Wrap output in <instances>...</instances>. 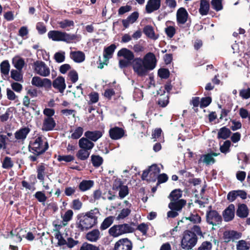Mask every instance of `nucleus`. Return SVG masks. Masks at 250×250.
<instances>
[{"label": "nucleus", "mask_w": 250, "mask_h": 250, "mask_svg": "<svg viewBox=\"0 0 250 250\" xmlns=\"http://www.w3.org/2000/svg\"><path fill=\"white\" fill-rule=\"evenodd\" d=\"M100 215L99 209L95 208L84 214L78 215L77 228L81 231L87 230L95 226L98 223Z\"/></svg>", "instance_id": "obj_1"}, {"label": "nucleus", "mask_w": 250, "mask_h": 250, "mask_svg": "<svg viewBox=\"0 0 250 250\" xmlns=\"http://www.w3.org/2000/svg\"><path fill=\"white\" fill-rule=\"evenodd\" d=\"M130 209L128 208H123L121 210L120 213L117 216V219H124L127 217L130 214Z\"/></svg>", "instance_id": "obj_50"}, {"label": "nucleus", "mask_w": 250, "mask_h": 250, "mask_svg": "<svg viewBox=\"0 0 250 250\" xmlns=\"http://www.w3.org/2000/svg\"><path fill=\"white\" fill-rule=\"evenodd\" d=\"M188 219L194 224H199L201 222V217L197 213H191Z\"/></svg>", "instance_id": "obj_54"}, {"label": "nucleus", "mask_w": 250, "mask_h": 250, "mask_svg": "<svg viewBox=\"0 0 250 250\" xmlns=\"http://www.w3.org/2000/svg\"><path fill=\"white\" fill-rule=\"evenodd\" d=\"M57 160L59 162L65 161L66 162H70L74 160V156L68 155H59Z\"/></svg>", "instance_id": "obj_59"}, {"label": "nucleus", "mask_w": 250, "mask_h": 250, "mask_svg": "<svg viewBox=\"0 0 250 250\" xmlns=\"http://www.w3.org/2000/svg\"><path fill=\"white\" fill-rule=\"evenodd\" d=\"M125 132L123 129L119 127H114L110 129V137L113 140H118L123 137Z\"/></svg>", "instance_id": "obj_20"}, {"label": "nucleus", "mask_w": 250, "mask_h": 250, "mask_svg": "<svg viewBox=\"0 0 250 250\" xmlns=\"http://www.w3.org/2000/svg\"><path fill=\"white\" fill-rule=\"evenodd\" d=\"M231 145V142L229 140H227L224 142V144L220 146V150L223 153H227L230 151L229 147Z\"/></svg>", "instance_id": "obj_53"}, {"label": "nucleus", "mask_w": 250, "mask_h": 250, "mask_svg": "<svg viewBox=\"0 0 250 250\" xmlns=\"http://www.w3.org/2000/svg\"><path fill=\"white\" fill-rule=\"evenodd\" d=\"M30 131L28 127H24L20 128L15 133V138L18 142L23 141Z\"/></svg>", "instance_id": "obj_19"}, {"label": "nucleus", "mask_w": 250, "mask_h": 250, "mask_svg": "<svg viewBox=\"0 0 250 250\" xmlns=\"http://www.w3.org/2000/svg\"><path fill=\"white\" fill-rule=\"evenodd\" d=\"M222 215L225 222H228L232 220L235 216V206L233 204H230L223 211Z\"/></svg>", "instance_id": "obj_15"}, {"label": "nucleus", "mask_w": 250, "mask_h": 250, "mask_svg": "<svg viewBox=\"0 0 250 250\" xmlns=\"http://www.w3.org/2000/svg\"><path fill=\"white\" fill-rule=\"evenodd\" d=\"M211 5L212 8L216 11H219L223 8L222 0H211Z\"/></svg>", "instance_id": "obj_44"}, {"label": "nucleus", "mask_w": 250, "mask_h": 250, "mask_svg": "<svg viewBox=\"0 0 250 250\" xmlns=\"http://www.w3.org/2000/svg\"><path fill=\"white\" fill-rule=\"evenodd\" d=\"M116 48V45L114 44H112L108 47L104 48V58L106 60H108L109 59L112 58V54H113Z\"/></svg>", "instance_id": "obj_35"}, {"label": "nucleus", "mask_w": 250, "mask_h": 250, "mask_svg": "<svg viewBox=\"0 0 250 250\" xmlns=\"http://www.w3.org/2000/svg\"><path fill=\"white\" fill-rule=\"evenodd\" d=\"M11 77L16 81H22V75L17 70L12 69L11 71Z\"/></svg>", "instance_id": "obj_49"}, {"label": "nucleus", "mask_w": 250, "mask_h": 250, "mask_svg": "<svg viewBox=\"0 0 250 250\" xmlns=\"http://www.w3.org/2000/svg\"><path fill=\"white\" fill-rule=\"evenodd\" d=\"M128 188L127 186H123L119 189V197L121 199L124 198L128 194Z\"/></svg>", "instance_id": "obj_56"}, {"label": "nucleus", "mask_w": 250, "mask_h": 250, "mask_svg": "<svg viewBox=\"0 0 250 250\" xmlns=\"http://www.w3.org/2000/svg\"><path fill=\"white\" fill-rule=\"evenodd\" d=\"M142 60L149 71L153 70L156 67L157 60L153 53H147L144 56Z\"/></svg>", "instance_id": "obj_11"}, {"label": "nucleus", "mask_w": 250, "mask_h": 250, "mask_svg": "<svg viewBox=\"0 0 250 250\" xmlns=\"http://www.w3.org/2000/svg\"><path fill=\"white\" fill-rule=\"evenodd\" d=\"M90 151L86 149L81 148L76 154V156L78 159L84 161L86 160L89 156Z\"/></svg>", "instance_id": "obj_37"}, {"label": "nucleus", "mask_w": 250, "mask_h": 250, "mask_svg": "<svg viewBox=\"0 0 250 250\" xmlns=\"http://www.w3.org/2000/svg\"><path fill=\"white\" fill-rule=\"evenodd\" d=\"M29 31L27 26H22L19 30L18 35L23 39H27V35L28 34Z\"/></svg>", "instance_id": "obj_60"}, {"label": "nucleus", "mask_w": 250, "mask_h": 250, "mask_svg": "<svg viewBox=\"0 0 250 250\" xmlns=\"http://www.w3.org/2000/svg\"><path fill=\"white\" fill-rule=\"evenodd\" d=\"M189 15L184 7H180L176 12V20L178 25L184 24L187 21Z\"/></svg>", "instance_id": "obj_13"}, {"label": "nucleus", "mask_w": 250, "mask_h": 250, "mask_svg": "<svg viewBox=\"0 0 250 250\" xmlns=\"http://www.w3.org/2000/svg\"><path fill=\"white\" fill-rule=\"evenodd\" d=\"M94 184L93 180H83L78 185L79 190L82 192H84L89 190L93 187Z\"/></svg>", "instance_id": "obj_29"}, {"label": "nucleus", "mask_w": 250, "mask_h": 250, "mask_svg": "<svg viewBox=\"0 0 250 250\" xmlns=\"http://www.w3.org/2000/svg\"><path fill=\"white\" fill-rule=\"evenodd\" d=\"M54 58L57 62H62L65 60V52L64 51L56 52L54 54Z\"/></svg>", "instance_id": "obj_48"}, {"label": "nucleus", "mask_w": 250, "mask_h": 250, "mask_svg": "<svg viewBox=\"0 0 250 250\" xmlns=\"http://www.w3.org/2000/svg\"><path fill=\"white\" fill-rule=\"evenodd\" d=\"M240 96L243 99H248L250 98V88L243 89L240 91Z\"/></svg>", "instance_id": "obj_61"}, {"label": "nucleus", "mask_w": 250, "mask_h": 250, "mask_svg": "<svg viewBox=\"0 0 250 250\" xmlns=\"http://www.w3.org/2000/svg\"><path fill=\"white\" fill-rule=\"evenodd\" d=\"M13 166V162L10 157L6 156L2 162V167L5 169H9Z\"/></svg>", "instance_id": "obj_46"}, {"label": "nucleus", "mask_w": 250, "mask_h": 250, "mask_svg": "<svg viewBox=\"0 0 250 250\" xmlns=\"http://www.w3.org/2000/svg\"><path fill=\"white\" fill-rule=\"evenodd\" d=\"M56 125L55 121L53 118H44L42 129L44 131L53 130Z\"/></svg>", "instance_id": "obj_18"}, {"label": "nucleus", "mask_w": 250, "mask_h": 250, "mask_svg": "<svg viewBox=\"0 0 250 250\" xmlns=\"http://www.w3.org/2000/svg\"><path fill=\"white\" fill-rule=\"evenodd\" d=\"M103 135V132L101 130L87 131L84 133V136L91 142H96Z\"/></svg>", "instance_id": "obj_21"}, {"label": "nucleus", "mask_w": 250, "mask_h": 250, "mask_svg": "<svg viewBox=\"0 0 250 250\" xmlns=\"http://www.w3.org/2000/svg\"><path fill=\"white\" fill-rule=\"evenodd\" d=\"M118 57H123V59H120L119 61V66L123 68L128 66L130 63L131 61L134 59L133 53L129 50L125 48H123L120 50L117 54Z\"/></svg>", "instance_id": "obj_7"}, {"label": "nucleus", "mask_w": 250, "mask_h": 250, "mask_svg": "<svg viewBox=\"0 0 250 250\" xmlns=\"http://www.w3.org/2000/svg\"><path fill=\"white\" fill-rule=\"evenodd\" d=\"M211 102V98L209 97L202 98L200 101V107L204 108L208 106Z\"/></svg>", "instance_id": "obj_62"}, {"label": "nucleus", "mask_w": 250, "mask_h": 250, "mask_svg": "<svg viewBox=\"0 0 250 250\" xmlns=\"http://www.w3.org/2000/svg\"><path fill=\"white\" fill-rule=\"evenodd\" d=\"M238 233L234 230L226 231L223 234V238L226 242H229L231 240L238 239Z\"/></svg>", "instance_id": "obj_33"}, {"label": "nucleus", "mask_w": 250, "mask_h": 250, "mask_svg": "<svg viewBox=\"0 0 250 250\" xmlns=\"http://www.w3.org/2000/svg\"><path fill=\"white\" fill-rule=\"evenodd\" d=\"M81 250H100L98 247L88 243H84L81 247Z\"/></svg>", "instance_id": "obj_55"}, {"label": "nucleus", "mask_w": 250, "mask_h": 250, "mask_svg": "<svg viewBox=\"0 0 250 250\" xmlns=\"http://www.w3.org/2000/svg\"><path fill=\"white\" fill-rule=\"evenodd\" d=\"M48 37L54 41H63L67 43H71L74 41H79L80 40L77 35L56 30L50 31L48 33Z\"/></svg>", "instance_id": "obj_3"}, {"label": "nucleus", "mask_w": 250, "mask_h": 250, "mask_svg": "<svg viewBox=\"0 0 250 250\" xmlns=\"http://www.w3.org/2000/svg\"><path fill=\"white\" fill-rule=\"evenodd\" d=\"M158 76L162 79H167L169 76V71L166 68H161L158 72Z\"/></svg>", "instance_id": "obj_58"}, {"label": "nucleus", "mask_w": 250, "mask_h": 250, "mask_svg": "<svg viewBox=\"0 0 250 250\" xmlns=\"http://www.w3.org/2000/svg\"><path fill=\"white\" fill-rule=\"evenodd\" d=\"M132 66L134 72L139 76H146L149 71L141 58H135L132 62Z\"/></svg>", "instance_id": "obj_8"}, {"label": "nucleus", "mask_w": 250, "mask_h": 250, "mask_svg": "<svg viewBox=\"0 0 250 250\" xmlns=\"http://www.w3.org/2000/svg\"><path fill=\"white\" fill-rule=\"evenodd\" d=\"M249 209L247 206L244 204H239L238 205L236 214L237 216L241 218H245L248 217L249 215Z\"/></svg>", "instance_id": "obj_24"}, {"label": "nucleus", "mask_w": 250, "mask_h": 250, "mask_svg": "<svg viewBox=\"0 0 250 250\" xmlns=\"http://www.w3.org/2000/svg\"><path fill=\"white\" fill-rule=\"evenodd\" d=\"M13 63L15 67L21 71L23 67L25 62L22 58H15L13 59Z\"/></svg>", "instance_id": "obj_42"}, {"label": "nucleus", "mask_w": 250, "mask_h": 250, "mask_svg": "<svg viewBox=\"0 0 250 250\" xmlns=\"http://www.w3.org/2000/svg\"><path fill=\"white\" fill-rule=\"evenodd\" d=\"M114 217L112 216H109L105 218L100 226L101 230H105L108 228L113 223Z\"/></svg>", "instance_id": "obj_36"}, {"label": "nucleus", "mask_w": 250, "mask_h": 250, "mask_svg": "<svg viewBox=\"0 0 250 250\" xmlns=\"http://www.w3.org/2000/svg\"><path fill=\"white\" fill-rule=\"evenodd\" d=\"M9 139L4 134H0V149L5 150L7 148V141Z\"/></svg>", "instance_id": "obj_52"}, {"label": "nucleus", "mask_w": 250, "mask_h": 250, "mask_svg": "<svg viewBox=\"0 0 250 250\" xmlns=\"http://www.w3.org/2000/svg\"><path fill=\"white\" fill-rule=\"evenodd\" d=\"M83 128L82 127H77L74 132L71 134V138L73 139H78L80 138L83 135Z\"/></svg>", "instance_id": "obj_51"}, {"label": "nucleus", "mask_w": 250, "mask_h": 250, "mask_svg": "<svg viewBox=\"0 0 250 250\" xmlns=\"http://www.w3.org/2000/svg\"><path fill=\"white\" fill-rule=\"evenodd\" d=\"M237 197H240L242 199L247 198V193L242 190H232L229 192L227 195V199L230 202H233Z\"/></svg>", "instance_id": "obj_17"}, {"label": "nucleus", "mask_w": 250, "mask_h": 250, "mask_svg": "<svg viewBox=\"0 0 250 250\" xmlns=\"http://www.w3.org/2000/svg\"><path fill=\"white\" fill-rule=\"evenodd\" d=\"M197 240L196 234L191 233L190 230H185L181 242V247L184 250H190L196 245Z\"/></svg>", "instance_id": "obj_4"}, {"label": "nucleus", "mask_w": 250, "mask_h": 250, "mask_svg": "<svg viewBox=\"0 0 250 250\" xmlns=\"http://www.w3.org/2000/svg\"><path fill=\"white\" fill-rule=\"evenodd\" d=\"M186 201L184 199H180L178 201L171 202L168 204V208L171 210H174L177 211H180L183 207L186 205Z\"/></svg>", "instance_id": "obj_28"}, {"label": "nucleus", "mask_w": 250, "mask_h": 250, "mask_svg": "<svg viewBox=\"0 0 250 250\" xmlns=\"http://www.w3.org/2000/svg\"><path fill=\"white\" fill-rule=\"evenodd\" d=\"M52 85L55 89L62 93L66 88L64 78L62 76L58 77L53 81Z\"/></svg>", "instance_id": "obj_16"}, {"label": "nucleus", "mask_w": 250, "mask_h": 250, "mask_svg": "<svg viewBox=\"0 0 250 250\" xmlns=\"http://www.w3.org/2000/svg\"><path fill=\"white\" fill-rule=\"evenodd\" d=\"M250 248V244L245 240L239 241L237 245V250H249Z\"/></svg>", "instance_id": "obj_43"}, {"label": "nucleus", "mask_w": 250, "mask_h": 250, "mask_svg": "<svg viewBox=\"0 0 250 250\" xmlns=\"http://www.w3.org/2000/svg\"><path fill=\"white\" fill-rule=\"evenodd\" d=\"M70 57L77 63L82 62L85 60L84 53L81 51H71L70 53Z\"/></svg>", "instance_id": "obj_27"}, {"label": "nucleus", "mask_w": 250, "mask_h": 250, "mask_svg": "<svg viewBox=\"0 0 250 250\" xmlns=\"http://www.w3.org/2000/svg\"><path fill=\"white\" fill-rule=\"evenodd\" d=\"M212 244L210 242L205 241L198 248L197 250H211Z\"/></svg>", "instance_id": "obj_64"}, {"label": "nucleus", "mask_w": 250, "mask_h": 250, "mask_svg": "<svg viewBox=\"0 0 250 250\" xmlns=\"http://www.w3.org/2000/svg\"><path fill=\"white\" fill-rule=\"evenodd\" d=\"M209 7L210 3L209 0H200L199 12L201 16H203L207 15L209 10Z\"/></svg>", "instance_id": "obj_26"}, {"label": "nucleus", "mask_w": 250, "mask_h": 250, "mask_svg": "<svg viewBox=\"0 0 250 250\" xmlns=\"http://www.w3.org/2000/svg\"><path fill=\"white\" fill-rule=\"evenodd\" d=\"M134 229L131 224L124 223L122 224L115 225L108 230L110 236L117 237L124 234L133 232Z\"/></svg>", "instance_id": "obj_5"}, {"label": "nucleus", "mask_w": 250, "mask_h": 250, "mask_svg": "<svg viewBox=\"0 0 250 250\" xmlns=\"http://www.w3.org/2000/svg\"><path fill=\"white\" fill-rule=\"evenodd\" d=\"M45 167L44 164L39 165L37 168V178L41 181H43L45 176Z\"/></svg>", "instance_id": "obj_38"}, {"label": "nucleus", "mask_w": 250, "mask_h": 250, "mask_svg": "<svg viewBox=\"0 0 250 250\" xmlns=\"http://www.w3.org/2000/svg\"><path fill=\"white\" fill-rule=\"evenodd\" d=\"M36 29L41 35L43 34L46 32V27L42 22H38L36 25Z\"/></svg>", "instance_id": "obj_63"}, {"label": "nucleus", "mask_w": 250, "mask_h": 250, "mask_svg": "<svg viewBox=\"0 0 250 250\" xmlns=\"http://www.w3.org/2000/svg\"><path fill=\"white\" fill-rule=\"evenodd\" d=\"M161 0H148L145 7L146 13L151 14L158 10L161 7Z\"/></svg>", "instance_id": "obj_14"}, {"label": "nucleus", "mask_w": 250, "mask_h": 250, "mask_svg": "<svg viewBox=\"0 0 250 250\" xmlns=\"http://www.w3.org/2000/svg\"><path fill=\"white\" fill-rule=\"evenodd\" d=\"M34 196L39 202L41 203L45 202L47 199V197L42 191L36 192L34 195Z\"/></svg>", "instance_id": "obj_57"}, {"label": "nucleus", "mask_w": 250, "mask_h": 250, "mask_svg": "<svg viewBox=\"0 0 250 250\" xmlns=\"http://www.w3.org/2000/svg\"><path fill=\"white\" fill-rule=\"evenodd\" d=\"M31 84L38 87H44L46 90H49L52 87V82L47 78H41L39 76H34L31 80Z\"/></svg>", "instance_id": "obj_10"}, {"label": "nucleus", "mask_w": 250, "mask_h": 250, "mask_svg": "<svg viewBox=\"0 0 250 250\" xmlns=\"http://www.w3.org/2000/svg\"><path fill=\"white\" fill-rule=\"evenodd\" d=\"M79 146L81 148L90 151L94 146V144L86 137H82L79 141Z\"/></svg>", "instance_id": "obj_22"}, {"label": "nucleus", "mask_w": 250, "mask_h": 250, "mask_svg": "<svg viewBox=\"0 0 250 250\" xmlns=\"http://www.w3.org/2000/svg\"><path fill=\"white\" fill-rule=\"evenodd\" d=\"M91 163L94 167H99L103 163V159L99 155H92L91 156Z\"/></svg>", "instance_id": "obj_41"}, {"label": "nucleus", "mask_w": 250, "mask_h": 250, "mask_svg": "<svg viewBox=\"0 0 250 250\" xmlns=\"http://www.w3.org/2000/svg\"><path fill=\"white\" fill-rule=\"evenodd\" d=\"M10 65L8 61H3L0 64V72L2 75L8 76L10 70Z\"/></svg>", "instance_id": "obj_39"}, {"label": "nucleus", "mask_w": 250, "mask_h": 250, "mask_svg": "<svg viewBox=\"0 0 250 250\" xmlns=\"http://www.w3.org/2000/svg\"><path fill=\"white\" fill-rule=\"evenodd\" d=\"M143 32L149 38L156 40L158 38L154 33L153 27L150 25H146L143 29Z\"/></svg>", "instance_id": "obj_34"}, {"label": "nucleus", "mask_w": 250, "mask_h": 250, "mask_svg": "<svg viewBox=\"0 0 250 250\" xmlns=\"http://www.w3.org/2000/svg\"><path fill=\"white\" fill-rule=\"evenodd\" d=\"M148 169L149 171V181L155 182L158 175L160 173V169L156 164H153L149 167Z\"/></svg>", "instance_id": "obj_23"}, {"label": "nucleus", "mask_w": 250, "mask_h": 250, "mask_svg": "<svg viewBox=\"0 0 250 250\" xmlns=\"http://www.w3.org/2000/svg\"><path fill=\"white\" fill-rule=\"evenodd\" d=\"M100 237V232L98 229H95L86 234V239L91 242H96Z\"/></svg>", "instance_id": "obj_30"}, {"label": "nucleus", "mask_w": 250, "mask_h": 250, "mask_svg": "<svg viewBox=\"0 0 250 250\" xmlns=\"http://www.w3.org/2000/svg\"><path fill=\"white\" fill-rule=\"evenodd\" d=\"M59 24L61 28L63 29H67L68 27H73L74 23L73 21L69 20H64L59 22Z\"/></svg>", "instance_id": "obj_47"}, {"label": "nucleus", "mask_w": 250, "mask_h": 250, "mask_svg": "<svg viewBox=\"0 0 250 250\" xmlns=\"http://www.w3.org/2000/svg\"><path fill=\"white\" fill-rule=\"evenodd\" d=\"M33 68L34 72L41 76L46 77L50 75V68L43 61H37L34 62Z\"/></svg>", "instance_id": "obj_9"}, {"label": "nucleus", "mask_w": 250, "mask_h": 250, "mask_svg": "<svg viewBox=\"0 0 250 250\" xmlns=\"http://www.w3.org/2000/svg\"><path fill=\"white\" fill-rule=\"evenodd\" d=\"M48 144L45 138L40 136L30 142L29 149L33 154L41 155L48 148Z\"/></svg>", "instance_id": "obj_2"}, {"label": "nucleus", "mask_w": 250, "mask_h": 250, "mask_svg": "<svg viewBox=\"0 0 250 250\" xmlns=\"http://www.w3.org/2000/svg\"><path fill=\"white\" fill-rule=\"evenodd\" d=\"M219 154V153H217L212 152L208 154L203 155L201 157V159L199 160V161H202L203 162L205 163L207 165H208L211 163L213 164L215 162L214 159L213 158V156H217Z\"/></svg>", "instance_id": "obj_32"}, {"label": "nucleus", "mask_w": 250, "mask_h": 250, "mask_svg": "<svg viewBox=\"0 0 250 250\" xmlns=\"http://www.w3.org/2000/svg\"><path fill=\"white\" fill-rule=\"evenodd\" d=\"M182 195V191L180 189H176L171 192L168 197L171 201H176L179 200Z\"/></svg>", "instance_id": "obj_40"}, {"label": "nucleus", "mask_w": 250, "mask_h": 250, "mask_svg": "<svg viewBox=\"0 0 250 250\" xmlns=\"http://www.w3.org/2000/svg\"><path fill=\"white\" fill-rule=\"evenodd\" d=\"M231 131L226 126H224L219 129L217 134L218 139H222L224 140L228 138L231 134Z\"/></svg>", "instance_id": "obj_31"}, {"label": "nucleus", "mask_w": 250, "mask_h": 250, "mask_svg": "<svg viewBox=\"0 0 250 250\" xmlns=\"http://www.w3.org/2000/svg\"><path fill=\"white\" fill-rule=\"evenodd\" d=\"M132 243L127 238H122L116 242L114 246L115 250H132Z\"/></svg>", "instance_id": "obj_12"}, {"label": "nucleus", "mask_w": 250, "mask_h": 250, "mask_svg": "<svg viewBox=\"0 0 250 250\" xmlns=\"http://www.w3.org/2000/svg\"><path fill=\"white\" fill-rule=\"evenodd\" d=\"M139 17V13L137 11L133 12L126 19L122 20V24L125 28L129 27L130 24L134 23Z\"/></svg>", "instance_id": "obj_25"}, {"label": "nucleus", "mask_w": 250, "mask_h": 250, "mask_svg": "<svg viewBox=\"0 0 250 250\" xmlns=\"http://www.w3.org/2000/svg\"><path fill=\"white\" fill-rule=\"evenodd\" d=\"M206 219L207 223L213 226L221 225L223 221L222 216L217 210L212 209L211 206L208 207Z\"/></svg>", "instance_id": "obj_6"}, {"label": "nucleus", "mask_w": 250, "mask_h": 250, "mask_svg": "<svg viewBox=\"0 0 250 250\" xmlns=\"http://www.w3.org/2000/svg\"><path fill=\"white\" fill-rule=\"evenodd\" d=\"M55 238L58 240L57 244L59 246H63L66 244V239L61 232H56L55 234Z\"/></svg>", "instance_id": "obj_45"}]
</instances>
